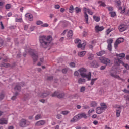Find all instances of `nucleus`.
<instances>
[{"instance_id":"17","label":"nucleus","mask_w":129,"mask_h":129,"mask_svg":"<svg viewBox=\"0 0 129 129\" xmlns=\"http://www.w3.org/2000/svg\"><path fill=\"white\" fill-rule=\"evenodd\" d=\"M45 123L46 122L45 120H40L37 122L35 124V125H36V126H41V125H44Z\"/></svg>"},{"instance_id":"2","label":"nucleus","mask_w":129,"mask_h":129,"mask_svg":"<svg viewBox=\"0 0 129 129\" xmlns=\"http://www.w3.org/2000/svg\"><path fill=\"white\" fill-rule=\"evenodd\" d=\"M26 53H29L30 55L32 56V58L33 60L34 63H36L39 59L38 53L35 50L31 49L29 48L28 50H26Z\"/></svg>"},{"instance_id":"11","label":"nucleus","mask_w":129,"mask_h":129,"mask_svg":"<svg viewBox=\"0 0 129 129\" xmlns=\"http://www.w3.org/2000/svg\"><path fill=\"white\" fill-rule=\"evenodd\" d=\"M110 75L111 76H112V77H114V78H117V79H118L119 80H121V81H122L123 82H124V81H125V79L120 78L119 76L116 75V73H111L110 74Z\"/></svg>"},{"instance_id":"40","label":"nucleus","mask_w":129,"mask_h":129,"mask_svg":"<svg viewBox=\"0 0 129 129\" xmlns=\"http://www.w3.org/2000/svg\"><path fill=\"white\" fill-rule=\"evenodd\" d=\"M97 80V78H95V79H92L91 81V85H93L94 84V82Z\"/></svg>"},{"instance_id":"35","label":"nucleus","mask_w":129,"mask_h":129,"mask_svg":"<svg viewBox=\"0 0 129 129\" xmlns=\"http://www.w3.org/2000/svg\"><path fill=\"white\" fill-rule=\"evenodd\" d=\"M98 3L100 4V6L101 7H105L106 6V5H105V3L101 1H98Z\"/></svg>"},{"instance_id":"49","label":"nucleus","mask_w":129,"mask_h":129,"mask_svg":"<svg viewBox=\"0 0 129 129\" xmlns=\"http://www.w3.org/2000/svg\"><path fill=\"white\" fill-rule=\"evenodd\" d=\"M92 112H94V109H90L88 111V114H90L91 113H92Z\"/></svg>"},{"instance_id":"37","label":"nucleus","mask_w":129,"mask_h":129,"mask_svg":"<svg viewBox=\"0 0 129 129\" xmlns=\"http://www.w3.org/2000/svg\"><path fill=\"white\" fill-rule=\"evenodd\" d=\"M109 14L111 15V17L112 18H114V17L116 16V13H115V12H113V11L109 12Z\"/></svg>"},{"instance_id":"48","label":"nucleus","mask_w":129,"mask_h":129,"mask_svg":"<svg viewBox=\"0 0 129 129\" xmlns=\"http://www.w3.org/2000/svg\"><path fill=\"white\" fill-rule=\"evenodd\" d=\"M41 27H43V28H46L49 27V24H48V23H44L41 25Z\"/></svg>"},{"instance_id":"52","label":"nucleus","mask_w":129,"mask_h":129,"mask_svg":"<svg viewBox=\"0 0 129 129\" xmlns=\"http://www.w3.org/2000/svg\"><path fill=\"white\" fill-rule=\"evenodd\" d=\"M85 91V87H82L80 89L81 92H84Z\"/></svg>"},{"instance_id":"29","label":"nucleus","mask_w":129,"mask_h":129,"mask_svg":"<svg viewBox=\"0 0 129 129\" xmlns=\"http://www.w3.org/2000/svg\"><path fill=\"white\" fill-rule=\"evenodd\" d=\"M14 90H17L18 91H20V90H21V86H20V84L16 85L14 88Z\"/></svg>"},{"instance_id":"27","label":"nucleus","mask_w":129,"mask_h":129,"mask_svg":"<svg viewBox=\"0 0 129 129\" xmlns=\"http://www.w3.org/2000/svg\"><path fill=\"white\" fill-rule=\"evenodd\" d=\"M67 36L68 38H72V36H73V32L72 31V30L69 31Z\"/></svg>"},{"instance_id":"32","label":"nucleus","mask_w":129,"mask_h":129,"mask_svg":"<svg viewBox=\"0 0 129 129\" xmlns=\"http://www.w3.org/2000/svg\"><path fill=\"white\" fill-rule=\"evenodd\" d=\"M93 19L96 22H99L100 21V17L96 16H93Z\"/></svg>"},{"instance_id":"7","label":"nucleus","mask_w":129,"mask_h":129,"mask_svg":"<svg viewBox=\"0 0 129 129\" xmlns=\"http://www.w3.org/2000/svg\"><path fill=\"white\" fill-rule=\"evenodd\" d=\"M99 60L101 63H103V64H104L105 65H109V64L111 63V60L106 57H100Z\"/></svg>"},{"instance_id":"24","label":"nucleus","mask_w":129,"mask_h":129,"mask_svg":"<svg viewBox=\"0 0 129 129\" xmlns=\"http://www.w3.org/2000/svg\"><path fill=\"white\" fill-rule=\"evenodd\" d=\"M85 79L80 78L78 79V82L79 84H83V83H85Z\"/></svg>"},{"instance_id":"8","label":"nucleus","mask_w":129,"mask_h":129,"mask_svg":"<svg viewBox=\"0 0 129 129\" xmlns=\"http://www.w3.org/2000/svg\"><path fill=\"white\" fill-rule=\"evenodd\" d=\"M123 42H124V39H123V38L120 37L118 38L114 43L115 49H117V47H118V44H121V43H123Z\"/></svg>"},{"instance_id":"4","label":"nucleus","mask_w":129,"mask_h":129,"mask_svg":"<svg viewBox=\"0 0 129 129\" xmlns=\"http://www.w3.org/2000/svg\"><path fill=\"white\" fill-rule=\"evenodd\" d=\"M101 107H98L96 109V113L97 114H101L102 112H104V111L107 108V106H106V104L104 103H101L100 104Z\"/></svg>"},{"instance_id":"50","label":"nucleus","mask_w":129,"mask_h":129,"mask_svg":"<svg viewBox=\"0 0 129 129\" xmlns=\"http://www.w3.org/2000/svg\"><path fill=\"white\" fill-rule=\"evenodd\" d=\"M36 24L37 25H43V21H37L36 22Z\"/></svg>"},{"instance_id":"31","label":"nucleus","mask_w":129,"mask_h":129,"mask_svg":"<svg viewBox=\"0 0 129 129\" xmlns=\"http://www.w3.org/2000/svg\"><path fill=\"white\" fill-rule=\"evenodd\" d=\"M105 54V51L102 50L100 51L99 52L97 53V56H102V55H104Z\"/></svg>"},{"instance_id":"36","label":"nucleus","mask_w":129,"mask_h":129,"mask_svg":"<svg viewBox=\"0 0 129 129\" xmlns=\"http://www.w3.org/2000/svg\"><path fill=\"white\" fill-rule=\"evenodd\" d=\"M107 43L108 45H111V43H113V39L112 38H109L107 40Z\"/></svg>"},{"instance_id":"62","label":"nucleus","mask_w":129,"mask_h":129,"mask_svg":"<svg viewBox=\"0 0 129 129\" xmlns=\"http://www.w3.org/2000/svg\"><path fill=\"white\" fill-rule=\"evenodd\" d=\"M35 30V26H32L30 27V31L32 32V31H34Z\"/></svg>"},{"instance_id":"1","label":"nucleus","mask_w":129,"mask_h":129,"mask_svg":"<svg viewBox=\"0 0 129 129\" xmlns=\"http://www.w3.org/2000/svg\"><path fill=\"white\" fill-rule=\"evenodd\" d=\"M53 38L51 35H42L39 36V42L40 43V46L42 48L46 49L47 47H49L51 42H52Z\"/></svg>"},{"instance_id":"45","label":"nucleus","mask_w":129,"mask_h":129,"mask_svg":"<svg viewBox=\"0 0 129 129\" xmlns=\"http://www.w3.org/2000/svg\"><path fill=\"white\" fill-rule=\"evenodd\" d=\"M108 49L111 52L112 49V45L111 44H108Z\"/></svg>"},{"instance_id":"26","label":"nucleus","mask_w":129,"mask_h":129,"mask_svg":"<svg viewBox=\"0 0 129 129\" xmlns=\"http://www.w3.org/2000/svg\"><path fill=\"white\" fill-rule=\"evenodd\" d=\"M88 59L89 60H92L93 58H94V55L90 52H89L88 53Z\"/></svg>"},{"instance_id":"53","label":"nucleus","mask_w":129,"mask_h":129,"mask_svg":"<svg viewBox=\"0 0 129 129\" xmlns=\"http://www.w3.org/2000/svg\"><path fill=\"white\" fill-rule=\"evenodd\" d=\"M70 67H75V63L74 62H71L70 63Z\"/></svg>"},{"instance_id":"56","label":"nucleus","mask_w":129,"mask_h":129,"mask_svg":"<svg viewBox=\"0 0 129 129\" xmlns=\"http://www.w3.org/2000/svg\"><path fill=\"white\" fill-rule=\"evenodd\" d=\"M74 75L75 76H78L79 75V73H78L77 71H76L74 72Z\"/></svg>"},{"instance_id":"22","label":"nucleus","mask_w":129,"mask_h":129,"mask_svg":"<svg viewBox=\"0 0 129 129\" xmlns=\"http://www.w3.org/2000/svg\"><path fill=\"white\" fill-rule=\"evenodd\" d=\"M97 102H95V101H92L90 103V106L91 107H96V106H97Z\"/></svg>"},{"instance_id":"57","label":"nucleus","mask_w":129,"mask_h":129,"mask_svg":"<svg viewBox=\"0 0 129 129\" xmlns=\"http://www.w3.org/2000/svg\"><path fill=\"white\" fill-rule=\"evenodd\" d=\"M55 9H56L57 10L60 9V5H56L54 6Z\"/></svg>"},{"instance_id":"43","label":"nucleus","mask_w":129,"mask_h":129,"mask_svg":"<svg viewBox=\"0 0 129 129\" xmlns=\"http://www.w3.org/2000/svg\"><path fill=\"white\" fill-rule=\"evenodd\" d=\"M5 8L6 10H9V9H11V8H12V5H11V4H7L6 5Z\"/></svg>"},{"instance_id":"42","label":"nucleus","mask_w":129,"mask_h":129,"mask_svg":"<svg viewBox=\"0 0 129 129\" xmlns=\"http://www.w3.org/2000/svg\"><path fill=\"white\" fill-rule=\"evenodd\" d=\"M18 94H19L18 92H16L15 93V95L11 98L12 100H15V99L17 98V96L18 95Z\"/></svg>"},{"instance_id":"58","label":"nucleus","mask_w":129,"mask_h":129,"mask_svg":"<svg viewBox=\"0 0 129 129\" xmlns=\"http://www.w3.org/2000/svg\"><path fill=\"white\" fill-rule=\"evenodd\" d=\"M56 117L58 118V119H61L62 118V115L58 114Z\"/></svg>"},{"instance_id":"28","label":"nucleus","mask_w":129,"mask_h":129,"mask_svg":"<svg viewBox=\"0 0 129 129\" xmlns=\"http://www.w3.org/2000/svg\"><path fill=\"white\" fill-rule=\"evenodd\" d=\"M120 112H121V109H117L116 110V115L117 117H119L120 116Z\"/></svg>"},{"instance_id":"14","label":"nucleus","mask_w":129,"mask_h":129,"mask_svg":"<svg viewBox=\"0 0 129 129\" xmlns=\"http://www.w3.org/2000/svg\"><path fill=\"white\" fill-rule=\"evenodd\" d=\"M104 30V27L103 26H99V25H97L95 27V31L96 33H99V32H101V31H103Z\"/></svg>"},{"instance_id":"59","label":"nucleus","mask_w":129,"mask_h":129,"mask_svg":"<svg viewBox=\"0 0 129 129\" xmlns=\"http://www.w3.org/2000/svg\"><path fill=\"white\" fill-rule=\"evenodd\" d=\"M105 68H106V66H102L100 68V70H104V69H105Z\"/></svg>"},{"instance_id":"51","label":"nucleus","mask_w":129,"mask_h":129,"mask_svg":"<svg viewBox=\"0 0 129 129\" xmlns=\"http://www.w3.org/2000/svg\"><path fill=\"white\" fill-rule=\"evenodd\" d=\"M22 20V18H16V22L21 23Z\"/></svg>"},{"instance_id":"34","label":"nucleus","mask_w":129,"mask_h":129,"mask_svg":"<svg viewBox=\"0 0 129 129\" xmlns=\"http://www.w3.org/2000/svg\"><path fill=\"white\" fill-rule=\"evenodd\" d=\"M1 67H10V65L9 63H3L0 64Z\"/></svg>"},{"instance_id":"10","label":"nucleus","mask_w":129,"mask_h":129,"mask_svg":"<svg viewBox=\"0 0 129 129\" xmlns=\"http://www.w3.org/2000/svg\"><path fill=\"white\" fill-rule=\"evenodd\" d=\"M64 93H60L59 92H55L53 94H52L51 96L52 97H55L57 96L58 98H62L64 96Z\"/></svg>"},{"instance_id":"23","label":"nucleus","mask_w":129,"mask_h":129,"mask_svg":"<svg viewBox=\"0 0 129 129\" xmlns=\"http://www.w3.org/2000/svg\"><path fill=\"white\" fill-rule=\"evenodd\" d=\"M78 115H79V117L80 118H87V116L86 115L85 113L79 114H78Z\"/></svg>"},{"instance_id":"64","label":"nucleus","mask_w":129,"mask_h":129,"mask_svg":"<svg viewBox=\"0 0 129 129\" xmlns=\"http://www.w3.org/2000/svg\"><path fill=\"white\" fill-rule=\"evenodd\" d=\"M96 117H97V115L96 114H94L92 116V118H96Z\"/></svg>"},{"instance_id":"21","label":"nucleus","mask_w":129,"mask_h":129,"mask_svg":"<svg viewBox=\"0 0 129 129\" xmlns=\"http://www.w3.org/2000/svg\"><path fill=\"white\" fill-rule=\"evenodd\" d=\"M49 94L50 93H49L48 92H46V93H43L42 95L39 94V96H40V97H42V98H44L45 97H47V96H48V95H49Z\"/></svg>"},{"instance_id":"60","label":"nucleus","mask_w":129,"mask_h":129,"mask_svg":"<svg viewBox=\"0 0 129 129\" xmlns=\"http://www.w3.org/2000/svg\"><path fill=\"white\" fill-rule=\"evenodd\" d=\"M93 124L95 125H97L98 124V121H97L96 120H95V121H93Z\"/></svg>"},{"instance_id":"33","label":"nucleus","mask_w":129,"mask_h":129,"mask_svg":"<svg viewBox=\"0 0 129 129\" xmlns=\"http://www.w3.org/2000/svg\"><path fill=\"white\" fill-rule=\"evenodd\" d=\"M116 56V57H120V58H124V57H125V54L124 53H120L119 54H117Z\"/></svg>"},{"instance_id":"47","label":"nucleus","mask_w":129,"mask_h":129,"mask_svg":"<svg viewBox=\"0 0 129 129\" xmlns=\"http://www.w3.org/2000/svg\"><path fill=\"white\" fill-rule=\"evenodd\" d=\"M76 13H78L80 12H81V9L78 7H76L75 8Z\"/></svg>"},{"instance_id":"46","label":"nucleus","mask_w":129,"mask_h":129,"mask_svg":"<svg viewBox=\"0 0 129 129\" xmlns=\"http://www.w3.org/2000/svg\"><path fill=\"white\" fill-rule=\"evenodd\" d=\"M107 8L109 12H112L113 11V7L112 6H108Z\"/></svg>"},{"instance_id":"13","label":"nucleus","mask_w":129,"mask_h":129,"mask_svg":"<svg viewBox=\"0 0 129 129\" xmlns=\"http://www.w3.org/2000/svg\"><path fill=\"white\" fill-rule=\"evenodd\" d=\"M118 29L119 32L121 33L122 32H124V31L127 29V27L125 24H122L119 26Z\"/></svg>"},{"instance_id":"54","label":"nucleus","mask_w":129,"mask_h":129,"mask_svg":"<svg viewBox=\"0 0 129 129\" xmlns=\"http://www.w3.org/2000/svg\"><path fill=\"white\" fill-rule=\"evenodd\" d=\"M0 25L1 26V29H2V30H4L5 29V27L4 26V24H3V22H0Z\"/></svg>"},{"instance_id":"30","label":"nucleus","mask_w":129,"mask_h":129,"mask_svg":"<svg viewBox=\"0 0 129 129\" xmlns=\"http://www.w3.org/2000/svg\"><path fill=\"white\" fill-rule=\"evenodd\" d=\"M84 17H85V20L86 21V24L88 23V15H87V13L86 12H84Z\"/></svg>"},{"instance_id":"6","label":"nucleus","mask_w":129,"mask_h":129,"mask_svg":"<svg viewBox=\"0 0 129 129\" xmlns=\"http://www.w3.org/2000/svg\"><path fill=\"white\" fill-rule=\"evenodd\" d=\"M114 63L116 65H119L120 64H122L123 66L126 68L127 70H129V65L127 64H125L124 62L121 61V60L119 58H115L114 59Z\"/></svg>"},{"instance_id":"41","label":"nucleus","mask_w":129,"mask_h":129,"mask_svg":"<svg viewBox=\"0 0 129 129\" xmlns=\"http://www.w3.org/2000/svg\"><path fill=\"white\" fill-rule=\"evenodd\" d=\"M112 31H113V29H108L106 31V35H109V34L111 32H112Z\"/></svg>"},{"instance_id":"9","label":"nucleus","mask_w":129,"mask_h":129,"mask_svg":"<svg viewBox=\"0 0 129 129\" xmlns=\"http://www.w3.org/2000/svg\"><path fill=\"white\" fill-rule=\"evenodd\" d=\"M19 125L21 127H26V126L28 125V121L26 120L25 119H21Z\"/></svg>"},{"instance_id":"63","label":"nucleus","mask_w":129,"mask_h":129,"mask_svg":"<svg viewBox=\"0 0 129 129\" xmlns=\"http://www.w3.org/2000/svg\"><path fill=\"white\" fill-rule=\"evenodd\" d=\"M28 27H29V26H28V25H25V26H24V29L25 31L28 30Z\"/></svg>"},{"instance_id":"19","label":"nucleus","mask_w":129,"mask_h":129,"mask_svg":"<svg viewBox=\"0 0 129 129\" xmlns=\"http://www.w3.org/2000/svg\"><path fill=\"white\" fill-rule=\"evenodd\" d=\"M92 66L93 68H97L99 66V63L98 61L95 60L92 62Z\"/></svg>"},{"instance_id":"15","label":"nucleus","mask_w":129,"mask_h":129,"mask_svg":"<svg viewBox=\"0 0 129 129\" xmlns=\"http://www.w3.org/2000/svg\"><path fill=\"white\" fill-rule=\"evenodd\" d=\"M25 17L27 18V19H28V20H29V21H30V22L33 21V20H34L33 15L31 14L30 13H27L25 15Z\"/></svg>"},{"instance_id":"5","label":"nucleus","mask_w":129,"mask_h":129,"mask_svg":"<svg viewBox=\"0 0 129 129\" xmlns=\"http://www.w3.org/2000/svg\"><path fill=\"white\" fill-rule=\"evenodd\" d=\"M75 44H77L78 48H80L82 50H84V48H85V46H86V42H84L81 44V40L79 39H76L75 40Z\"/></svg>"},{"instance_id":"38","label":"nucleus","mask_w":129,"mask_h":129,"mask_svg":"<svg viewBox=\"0 0 129 129\" xmlns=\"http://www.w3.org/2000/svg\"><path fill=\"white\" fill-rule=\"evenodd\" d=\"M74 10V8L73 7V5H71L70 7V8L69 9V13H73V11Z\"/></svg>"},{"instance_id":"16","label":"nucleus","mask_w":129,"mask_h":129,"mask_svg":"<svg viewBox=\"0 0 129 129\" xmlns=\"http://www.w3.org/2000/svg\"><path fill=\"white\" fill-rule=\"evenodd\" d=\"M80 118H79V116L78 115L74 116L71 120L70 122H76V121H78Z\"/></svg>"},{"instance_id":"55","label":"nucleus","mask_w":129,"mask_h":129,"mask_svg":"<svg viewBox=\"0 0 129 129\" xmlns=\"http://www.w3.org/2000/svg\"><path fill=\"white\" fill-rule=\"evenodd\" d=\"M4 97H5V96L4 94H2L0 95V100H3L4 99Z\"/></svg>"},{"instance_id":"18","label":"nucleus","mask_w":129,"mask_h":129,"mask_svg":"<svg viewBox=\"0 0 129 129\" xmlns=\"http://www.w3.org/2000/svg\"><path fill=\"white\" fill-rule=\"evenodd\" d=\"M83 11H84V12L88 13V14L89 15H93V12L92 11H91V10H90L88 8H86V7H84L83 8Z\"/></svg>"},{"instance_id":"25","label":"nucleus","mask_w":129,"mask_h":129,"mask_svg":"<svg viewBox=\"0 0 129 129\" xmlns=\"http://www.w3.org/2000/svg\"><path fill=\"white\" fill-rule=\"evenodd\" d=\"M85 54H86V51H83L81 52H79L78 55L79 57H84V56H85Z\"/></svg>"},{"instance_id":"20","label":"nucleus","mask_w":129,"mask_h":129,"mask_svg":"<svg viewBox=\"0 0 129 129\" xmlns=\"http://www.w3.org/2000/svg\"><path fill=\"white\" fill-rule=\"evenodd\" d=\"M0 124H8V120L5 118L0 119Z\"/></svg>"},{"instance_id":"39","label":"nucleus","mask_w":129,"mask_h":129,"mask_svg":"<svg viewBox=\"0 0 129 129\" xmlns=\"http://www.w3.org/2000/svg\"><path fill=\"white\" fill-rule=\"evenodd\" d=\"M42 118V116L41 115V114H39L38 115H37L35 116V120H39V119Z\"/></svg>"},{"instance_id":"44","label":"nucleus","mask_w":129,"mask_h":129,"mask_svg":"<svg viewBox=\"0 0 129 129\" xmlns=\"http://www.w3.org/2000/svg\"><path fill=\"white\" fill-rule=\"evenodd\" d=\"M69 113V111H63L61 112V114L63 115H67Z\"/></svg>"},{"instance_id":"12","label":"nucleus","mask_w":129,"mask_h":129,"mask_svg":"<svg viewBox=\"0 0 129 129\" xmlns=\"http://www.w3.org/2000/svg\"><path fill=\"white\" fill-rule=\"evenodd\" d=\"M117 6L119 8V10H121V14H124L125 12V7H124L123 10L122 8L120 7L121 6V2L120 1H118L116 2Z\"/></svg>"},{"instance_id":"3","label":"nucleus","mask_w":129,"mask_h":129,"mask_svg":"<svg viewBox=\"0 0 129 129\" xmlns=\"http://www.w3.org/2000/svg\"><path fill=\"white\" fill-rule=\"evenodd\" d=\"M79 71L82 77H83V78H87L89 81L90 80H91V73L89 72L88 74H86L85 73H84L85 72H86V70L85 69V68H81L79 70Z\"/></svg>"},{"instance_id":"61","label":"nucleus","mask_w":129,"mask_h":129,"mask_svg":"<svg viewBox=\"0 0 129 129\" xmlns=\"http://www.w3.org/2000/svg\"><path fill=\"white\" fill-rule=\"evenodd\" d=\"M63 73H67V69H63L62 70Z\"/></svg>"}]
</instances>
